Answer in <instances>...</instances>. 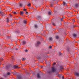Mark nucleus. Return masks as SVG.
<instances>
[{"instance_id": "obj_1", "label": "nucleus", "mask_w": 79, "mask_h": 79, "mask_svg": "<svg viewBox=\"0 0 79 79\" xmlns=\"http://www.w3.org/2000/svg\"><path fill=\"white\" fill-rule=\"evenodd\" d=\"M40 42L39 41H37V43L35 45L36 46H38L39 45H40Z\"/></svg>"}, {"instance_id": "obj_2", "label": "nucleus", "mask_w": 79, "mask_h": 79, "mask_svg": "<svg viewBox=\"0 0 79 79\" xmlns=\"http://www.w3.org/2000/svg\"><path fill=\"white\" fill-rule=\"evenodd\" d=\"M55 67H53L52 68V72H55Z\"/></svg>"}, {"instance_id": "obj_3", "label": "nucleus", "mask_w": 79, "mask_h": 79, "mask_svg": "<svg viewBox=\"0 0 79 79\" xmlns=\"http://www.w3.org/2000/svg\"><path fill=\"white\" fill-rule=\"evenodd\" d=\"M14 68H15L16 69H19V67L16 66V65H14Z\"/></svg>"}, {"instance_id": "obj_4", "label": "nucleus", "mask_w": 79, "mask_h": 79, "mask_svg": "<svg viewBox=\"0 0 79 79\" xmlns=\"http://www.w3.org/2000/svg\"><path fill=\"white\" fill-rule=\"evenodd\" d=\"M75 75L77 76H78L79 75V73H75Z\"/></svg>"}, {"instance_id": "obj_5", "label": "nucleus", "mask_w": 79, "mask_h": 79, "mask_svg": "<svg viewBox=\"0 0 79 79\" xmlns=\"http://www.w3.org/2000/svg\"><path fill=\"white\" fill-rule=\"evenodd\" d=\"M73 36L74 37H77V35L74 33L73 34Z\"/></svg>"}, {"instance_id": "obj_6", "label": "nucleus", "mask_w": 79, "mask_h": 79, "mask_svg": "<svg viewBox=\"0 0 79 79\" xmlns=\"http://www.w3.org/2000/svg\"><path fill=\"white\" fill-rule=\"evenodd\" d=\"M20 13L21 15H23L24 14V12L23 11H20Z\"/></svg>"}, {"instance_id": "obj_7", "label": "nucleus", "mask_w": 79, "mask_h": 79, "mask_svg": "<svg viewBox=\"0 0 79 79\" xmlns=\"http://www.w3.org/2000/svg\"><path fill=\"white\" fill-rule=\"evenodd\" d=\"M37 74L38 78H40V74H39V73H38Z\"/></svg>"}, {"instance_id": "obj_8", "label": "nucleus", "mask_w": 79, "mask_h": 79, "mask_svg": "<svg viewBox=\"0 0 79 79\" xmlns=\"http://www.w3.org/2000/svg\"><path fill=\"white\" fill-rule=\"evenodd\" d=\"M49 40L50 41H52V38L50 37L49 38Z\"/></svg>"}, {"instance_id": "obj_9", "label": "nucleus", "mask_w": 79, "mask_h": 79, "mask_svg": "<svg viewBox=\"0 0 79 79\" xmlns=\"http://www.w3.org/2000/svg\"><path fill=\"white\" fill-rule=\"evenodd\" d=\"M27 6L29 7V6H31V3H29L28 5H27Z\"/></svg>"}, {"instance_id": "obj_10", "label": "nucleus", "mask_w": 79, "mask_h": 79, "mask_svg": "<svg viewBox=\"0 0 79 79\" xmlns=\"http://www.w3.org/2000/svg\"><path fill=\"white\" fill-rule=\"evenodd\" d=\"M48 14L49 15H51V14H52V12L50 11H49L48 13Z\"/></svg>"}, {"instance_id": "obj_11", "label": "nucleus", "mask_w": 79, "mask_h": 79, "mask_svg": "<svg viewBox=\"0 0 79 79\" xmlns=\"http://www.w3.org/2000/svg\"><path fill=\"white\" fill-rule=\"evenodd\" d=\"M23 44H26V42L25 41H23Z\"/></svg>"}, {"instance_id": "obj_12", "label": "nucleus", "mask_w": 79, "mask_h": 79, "mask_svg": "<svg viewBox=\"0 0 79 79\" xmlns=\"http://www.w3.org/2000/svg\"><path fill=\"white\" fill-rule=\"evenodd\" d=\"M23 11H27V10H26V9H23Z\"/></svg>"}, {"instance_id": "obj_13", "label": "nucleus", "mask_w": 79, "mask_h": 79, "mask_svg": "<svg viewBox=\"0 0 79 79\" xmlns=\"http://www.w3.org/2000/svg\"><path fill=\"white\" fill-rule=\"evenodd\" d=\"M18 79H23V78L21 77H18Z\"/></svg>"}, {"instance_id": "obj_14", "label": "nucleus", "mask_w": 79, "mask_h": 79, "mask_svg": "<svg viewBox=\"0 0 79 79\" xmlns=\"http://www.w3.org/2000/svg\"><path fill=\"white\" fill-rule=\"evenodd\" d=\"M25 58H23L22 59V60L23 61H25Z\"/></svg>"}, {"instance_id": "obj_15", "label": "nucleus", "mask_w": 79, "mask_h": 79, "mask_svg": "<svg viewBox=\"0 0 79 79\" xmlns=\"http://www.w3.org/2000/svg\"><path fill=\"white\" fill-rule=\"evenodd\" d=\"M23 22L25 24H26V23H27V21H26V20H24L23 21Z\"/></svg>"}, {"instance_id": "obj_16", "label": "nucleus", "mask_w": 79, "mask_h": 79, "mask_svg": "<svg viewBox=\"0 0 79 79\" xmlns=\"http://www.w3.org/2000/svg\"><path fill=\"white\" fill-rule=\"evenodd\" d=\"M59 38V36H56V39H58Z\"/></svg>"}, {"instance_id": "obj_17", "label": "nucleus", "mask_w": 79, "mask_h": 79, "mask_svg": "<svg viewBox=\"0 0 79 79\" xmlns=\"http://www.w3.org/2000/svg\"><path fill=\"white\" fill-rule=\"evenodd\" d=\"M35 28H37L38 26L36 25H35Z\"/></svg>"}, {"instance_id": "obj_18", "label": "nucleus", "mask_w": 79, "mask_h": 79, "mask_svg": "<svg viewBox=\"0 0 79 79\" xmlns=\"http://www.w3.org/2000/svg\"><path fill=\"white\" fill-rule=\"evenodd\" d=\"M60 68H61V69H64L63 67H62V66H60Z\"/></svg>"}, {"instance_id": "obj_19", "label": "nucleus", "mask_w": 79, "mask_h": 79, "mask_svg": "<svg viewBox=\"0 0 79 79\" xmlns=\"http://www.w3.org/2000/svg\"><path fill=\"white\" fill-rule=\"evenodd\" d=\"M75 6L76 7H78V5H77V4H75Z\"/></svg>"}, {"instance_id": "obj_20", "label": "nucleus", "mask_w": 79, "mask_h": 79, "mask_svg": "<svg viewBox=\"0 0 79 79\" xmlns=\"http://www.w3.org/2000/svg\"><path fill=\"white\" fill-rule=\"evenodd\" d=\"M55 64H56V63L54 62L53 63V64H52V65L53 66H54V65H55Z\"/></svg>"}, {"instance_id": "obj_21", "label": "nucleus", "mask_w": 79, "mask_h": 79, "mask_svg": "<svg viewBox=\"0 0 79 79\" xmlns=\"http://www.w3.org/2000/svg\"><path fill=\"white\" fill-rule=\"evenodd\" d=\"M19 6H23V4H20Z\"/></svg>"}, {"instance_id": "obj_22", "label": "nucleus", "mask_w": 79, "mask_h": 79, "mask_svg": "<svg viewBox=\"0 0 79 79\" xmlns=\"http://www.w3.org/2000/svg\"><path fill=\"white\" fill-rule=\"evenodd\" d=\"M72 21L73 22V23H75V20L74 19H72Z\"/></svg>"}, {"instance_id": "obj_23", "label": "nucleus", "mask_w": 79, "mask_h": 79, "mask_svg": "<svg viewBox=\"0 0 79 79\" xmlns=\"http://www.w3.org/2000/svg\"><path fill=\"white\" fill-rule=\"evenodd\" d=\"M52 25H53V26H55V23H52Z\"/></svg>"}, {"instance_id": "obj_24", "label": "nucleus", "mask_w": 79, "mask_h": 79, "mask_svg": "<svg viewBox=\"0 0 79 79\" xmlns=\"http://www.w3.org/2000/svg\"><path fill=\"white\" fill-rule=\"evenodd\" d=\"M64 5V6L66 5V3L64 2H63Z\"/></svg>"}, {"instance_id": "obj_25", "label": "nucleus", "mask_w": 79, "mask_h": 79, "mask_svg": "<svg viewBox=\"0 0 79 79\" xmlns=\"http://www.w3.org/2000/svg\"><path fill=\"white\" fill-rule=\"evenodd\" d=\"M7 75H10V72H8L7 73Z\"/></svg>"}, {"instance_id": "obj_26", "label": "nucleus", "mask_w": 79, "mask_h": 79, "mask_svg": "<svg viewBox=\"0 0 79 79\" xmlns=\"http://www.w3.org/2000/svg\"><path fill=\"white\" fill-rule=\"evenodd\" d=\"M52 48V46H49V48Z\"/></svg>"}, {"instance_id": "obj_27", "label": "nucleus", "mask_w": 79, "mask_h": 79, "mask_svg": "<svg viewBox=\"0 0 79 79\" xmlns=\"http://www.w3.org/2000/svg\"><path fill=\"white\" fill-rule=\"evenodd\" d=\"M60 19L61 20V21H63V18H60Z\"/></svg>"}, {"instance_id": "obj_28", "label": "nucleus", "mask_w": 79, "mask_h": 79, "mask_svg": "<svg viewBox=\"0 0 79 79\" xmlns=\"http://www.w3.org/2000/svg\"><path fill=\"white\" fill-rule=\"evenodd\" d=\"M13 13L14 15H15L16 14V12H14Z\"/></svg>"}, {"instance_id": "obj_29", "label": "nucleus", "mask_w": 79, "mask_h": 79, "mask_svg": "<svg viewBox=\"0 0 79 79\" xmlns=\"http://www.w3.org/2000/svg\"><path fill=\"white\" fill-rule=\"evenodd\" d=\"M1 60H3V58H1Z\"/></svg>"}, {"instance_id": "obj_30", "label": "nucleus", "mask_w": 79, "mask_h": 79, "mask_svg": "<svg viewBox=\"0 0 79 79\" xmlns=\"http://www.w3.org/2000/svg\"><path fill=\"white\" fill-rule=\"evenodd\" d=\"M27 51H28V50H26L25 51V52H27Z\"/></svg>"}, {"instance_id": "obj_31", "label": "nucleus", "mask_w": 79, "mask_h": 79, "mask_svg": "<svg viewBox=\"0 0 79 79\" xmlns=\"http://www.w3.org/2000/svg\"><path fill=\"white\" fill-rule=\"evenodd\" d=\"M7 21L8 23H9V20H8V19H7Z\"/></svg>"}, {"instance_id": "obj_32", "label": "nucleus", "mask_w": 79, "mask_h": 79, "mask_svg": "<svg viewBox=\"0 0 79 79\" xmlns=\"http://www.w3.org/2000/svg\"><path fill=\"white\" fill-rule=\"evenodd\" d=\"M26 14H28V12H27V11H26Z\"/></svg>"}, {"instance_id": "obj_33", "label": "nucleus", "mask_w": 79, "mask_h": 79, "mask_svg": "<svg viewBox=\"0 0 79 79\" xmlns=\"http://www.w3.org/2000/svg\"><path fill=\"white\" fill-rule=\"evenodd\" d=\"M62 79H64V77L62 76Z\"/></svg>"}, {"instance_id": "obj_34", "label": "nucleus", "mask_w": 79, "mask_h": 79, "mask_svg": "<svg viewBox=\"0 0 79 79\" xmlns=\"http://www.w3.org/2000/svg\"><path fill=\"white\" fill-rule=\"evenodd\" d=\"M51 6H53V5L52 4H51Z\"/></svg>"}, {"instance_id": "obj_35", "label": "nucleus", "mask_w": 79, "mask_h": 79, "mask_svg": "<svg viewBox=\"0 0 79 79\" xmlns=\"http://www.w3.org/2000/svg\"><path fill=\"white\" fill-rule=\"evenodd\" d=\"M41 68H43V66H41Z\"/></svg>"}, {"instance_id": "obj_36", "label": "nucleus", "mask_w": 79, "mask_h": 79, "mask_svg": "<svg viewBox=\"0 0 79 79\" xmlns=\"http://www.w3.org/2000/svg\"><path fill=\"white\" fill-rule=\"evenodd\" d=\"M4 79L3 78H1V79Z\"/></svg>"}]
</instances>
